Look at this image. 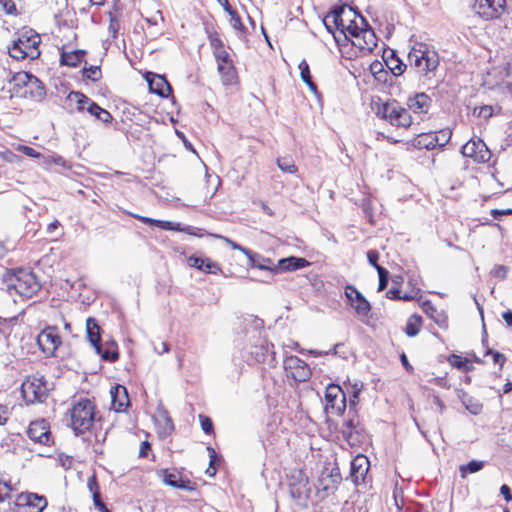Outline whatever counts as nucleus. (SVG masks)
I'll use <instances>...</instances> for the list:
<instances>
[{
  "instance_id": "1",
  "label": "nucleus",
  "mask_w": 512,
  "mask_h": 512,
  "mask_svg": "<svg viewBox=\"0 0 512 512\" xmlns=\"http://www.w3.org/2000/svg\"><path fill=\"white\" fill-rule=\"evenodd\" d=\"M3 283L6 285L7 291L30 298L40 290V284L35 274L24 268L7 269L3 274Z\"/></svg>"
},
{
  "instance_id": "2",
  "label": "nucleus",
  "mask_w": 512,
  "mask_h": 512,
  "mask_svg": "<svg viewBox=\"0 0 512 512\" xmlns=\"http://www.w3.org/2000/svg\"><path fill=\"white\" fill-rule=\"evenodd\" d=\"M410 66L416 72L423 76L434 73L439 66V56L437 52L432 51L426 44L418 43L412 47L408 54Z\"/></svg>"
},
{
  "instance_id": "3",
  "label": "nucleus",
  "mask_w": 512,
  "mask_h": 512,
  "mask_svg": "<svg viewBox=\"0 0 512 512\" xmlns=\"http://www.w3.org/2000/svg\"><path fill=\"white\" fill-rule=\"evenodd\" d=\"M40 42V35L36 32L32 30L23 32L17 40L13 41L12 46L8 47L9 55L16 60L37 59L40 56Z\"/></svg>"
},
{
  "instance_id": "4",
  "label": "nucleus",
  "mask_w": 512,
  "mask_h": 512,
  "mask_svg": "<svg viewBox=\"0 0 512 512\" xmlns=\"http://www.w3.org/2000/svg\"><path fill=\"white\" fill-rule=\"evenodd\" d=\"M94 405L87 398L80 399L71 409V424L76 435L88 431L94 422Z\"/></svg>"
},
{
  "instance_id": "5",
  "label": "nucleus",
  "mask_w": 512,
  "mask_h": 512,
  "mask_svg": "<svg viewBox=\"0 0 512 512\" xmlns=\"http://www.w3.org/2000/svg\"><path fill=\"white\" fill-rule=\"evenodd\" d=\"M289 493L300 504H305L310 496L311 487L307 475L300 469L291 471L289 476Z\"/></svg>"
},
{
  "instance_id": "6",
  "label": "nucleus",
  "mask_w": 512,
  "mask_h": 512,
  "mask_svg": "<svg viewBox=\"0 0 512 512\" xmlns=\"http://www.w3.org/2000/svg\"><path fill=\"white\" fill-rule=\"evenodd\" d=\"M37 344L47 357H56V351L62 344L58 329L55 326L43 329L37 337Z\"/></svg>"
},
{
  "instance_id": "7",
  "label": "nucleus",
  "mask_w": 512,
  "mask_h": 512,
  "mask_svg": "<svg viewBox=\"0 0 512 512\" xmlns=\"http://www.w3.org/2000/svg\"><path fill=\"white\" fill-rule=\"evenodd\" d=\"M506 0H475L473 10L484 20L498 19L504 13Z\"/></svg>"
},
{
  "instance_id": "8",
  "label": "nucleus",
  "mask_w": 512,
  "mask_h": 512,
  "mask_svg": "<svg viewBox=\"0 0 512 512\" xmlns=\"http://www.w3.org/2000/svg\"><path fill=\"white\" fill-rule=\"evenodd\" d=\"M283 367L287 377H291L297 382H305L311 376V370L309 366L297 356H285Z\"/></svg>"
},
{
  "instance_id": "9",
  "label": "nucleus",
  "mask_w": 512,
  "mask_h": 512,
  "mask_svg": "<svg viewBox=\"0 0 512 512\" xmlns=\"http://www.w3.org/2000/svg\"><path fill=\"white\" fill-rule=\"evenodd\" d=\"M21 391L29 403L42 402L47 397V388L42 378H28L23 382Z\"/></svg>"
},
{
  "instance_id": "10",
  "label": "nucleus",
  "mask_w": 512,
  "mask_h": 512,
  "mask_svg": "<svg viewBox=\"0 0 512 512\" xmlns=\"http://www.w3.org/2000/svg\"><path fill=\"white\" fill-rule=\"evenodd\" d=\"M26 433L29 439L34 443L45 446H51L53 444L49 424L44 419L32 421Z\"/></svg>"
},
{
  "instance_id": "11",
  "label": "nucleus",
  "mask_w": 512,
  "mask_h": 512,
  "mask_svg": "<svg viewBox=\"0 0 512 512\" xmlns=\"http://www.w3.org/2000/svg\"><path fill=\"white\" fill-rule=\"evenodd\" d=\"M461 153L463 156L472 158L479 163H486L490 160L491 157L490 150L488 149L485 142L480 138L476 140H469L462 146Z\"/></svg>"
},
{
  "instance_id": "12",
  "label": "nucleus",
  "mask_w": 512,
  "mask_h": 512,
  "mask_svg": "<svg viewBox=\"0 0 512 512\" xmlns=\"http://www.w3.org/2000/svg\"><path fill=\"white\" fill-rule=\"evenodd\" d=\"M341 481L342 477L337 466L324 467L318 478L319 489L327 495L334 494Z\"/></svg>"
},
{
  "instance_id": "13",
  "label": "nucleus",
  "mask_w": 512,
  "mask_h": 512,
  "mask_svg": "<svg viewBox=\"0 0 512 512\" xmlns=\"http://www.w3.org/2000/svg\"><path fill=\"white\" fill-rule=\"evenodd\" d=\"M20 512H42L47 506V499L35 493H22L17 497Z\"/></svg>"
},
{
  "instance_id": "14",
  "label": "nucleus",
  "mask_w": 512,
  "mask_h": 512,
  "mask_svg": "<svg viewBox=\"0 0 512 512\" xmlns=\"http://www.w3.org/2000/svg\"><path fill=\"white\" fill-rule=\"evenodd\" d=\"M359 20L361 24L364 25V28L362 31H360V34L356 37V40H351L352 44L355 47H358L361 51L372 52L373 49L377 46L376 35L362 16H360Z\"/></svg>"
},
{
  "instance_id": "15",
  "label": "nucleus",
  "mask_w": 512,
  "mask_h": 512,
  "mask_svg": "<svg viewBox=\"0 0 512 512\" xmlns=\"http://www.w3.org/2000/svg\"><path fill=\"white\" fill-rule=\"evenodd\" d=\"M246 256L250 267L268 272L267 278L262 281L270 283L273 280V276L277 274V269H275V265H273L272 260L253 253L252 251H249V255Z\"/></svg>"
},
{
  "instance_id": "16",
  "label": "nucleus",
  "mask_w": 512,
  "mask_h": 512,
  "mask_svg": "<svg viewBox=\"0 0 512 512\" xmlns=\"http://www.w3.org/2000/svg\"><path fill=\"white\" fill-rule=\"evenodd\" d=\"M325 399L331 408H336L338 413H341L345 409L346 397L341 387L336 384H330L327 386L325 391Z\"/></svg>"
},
{
  "instance_id": "17",
  "label": "nucleus",
  "mask_w": 512,
  "mask_h": 512,
  "mask_svg": "<svg viewBox=\"0 0 512 512\" xmlns=\"http://www.w3.org/2000/svg\"><path fill=\"white\" fill-rule=\"evenodd\" d=\"M369 460L364 455L356 456L351 462L350 477L352 481L358 485L364 478L369 470Z\"/></svg>"
},
{
  "instance_id": "18",
  "label": "nucleus",
  "mask_w": 512,
  "mask_h": 512,
  "mask_svg": "<svg viewBox=\"0 0 512 512\" xmlns=\"http://www.w3.org/2000/svg\"><path fill=\"white\" fill-rule=\"evenodd\" d=\"M29 72H18L10 80V88L8 92L10 97L26 98V84L29 82Z\"/></svg>"
},
{
  "instance_id": "19",
  "label": "nucleus",
  "mask_w": 512,
  "mask_h": 512,
  "mask_svg": "<svg viewBox=\"0 0 512 512\" xmlns=\"http://www.w3.org/2000/svg\"><path fill=\"white\" fill-rule=\"evenodd\" d=\"M401 108L402 107L396 101L379 103L377 104L375 113L378 117L388 121L394 126Z\"/></svg>"
},
{
  "instance_id": "20",
  "label": "nucleus",
  "mask_w": 512,
  "mask_h": 512,
  "mask_svg": "<svg viewBox=\"0 0 512 512\" xmlns=\"http://www.w3.org/2000/svg\"><path fill=\"white\" fill-rule=\"evenodd\" d=\"M112 408L116 412H123L128 407L130 401L127 389L122 385H116L110 390Z\"/></svg>"
},
{
  "instance_id": "21",
  "label": "nucleus",
  "mask_w": 512,
  "mask_h": 512,
  "mask_svg": "<svg viewBox=\"0 0 512 512\" xmlns=\"http://www.w3.org/2000/svg\"><path fill=\"white\" fill-rule=\"evenodd\" d=\"M26 98L40 102L46 96V89L43 83L30 73L29 82L26 84Z\"/></svg>"
},
{
  "instance_id": "22",
  "label": "nucleus",
  "mask_w": 512,
  "mask_h": 512,
  "mask_svg": "<svg viewBox=\"0 0 512 512\" xmlns=\"http://www.w3.org/2000/svg\"><path fill=\"white\" fill-rule=\"evenodd\" d=\"M309 264L310 263L305 258L290 256L279 259L277 265H275V269H277L278 274L279 272L296 271L309 266Z\"/></svg>"
},
{
  "instance_id": "23",
  "label": "nucleus",
  "mask_w": 512,
  "mask_h": 512,
  "mask_svg": "<svg viewBox=\"0 0 512 512\" xmlns=\"http://www.w3.org/2000/svg\"><path fill=\"white\" fill-rule=\"evenodd\" d=\"M431 104L430 97L425 93H416L407 99L408 108L417 114L427 113Z\"/></svg>"
},
{
  "instance_id": "24",
  "label": "nucleus",
  "mask_w": 512,
  "mask_h": 512,
  "mask_svg": "<svg viewBox=\"0 0 512 512\" xmlns=\"http://www.w3.org/2000/svg\"><path fill=\"white\" fill-rule=\"evenodd\" d=\"M86 333L87 339L95 348L96 353H101V328L92 317L86 320Z\"/></svg>"
},
{
  "instance_id": "25",
  "label": "nucleus",
  "mask_w": 512,
  "mask_h": 512,
  "mask_svg": "<svg viewBox=\"0 0 512 512\" xmlns=\"http://www.w3.org/2000/svg\"><path fill=\"white\" fill-rule=\"evenodd\" d=\"M147 81L151 92L161 97H167L172 91L169 82L164 76L153 75L152 77H148Z\"/></svg>"
},
{
  "instance_id": "26",
  "label": "nucleus",
  "mask_w": 512,
  "mask_h": 512,
  "mask_svg": "<svg viewBox=\"0 0 512 512\" xmlns=\"http://www.w3.org/2000/svg\"><path fill=\"white\" fill-rule=\"evenodd\" d=\"M348 289L355 292V299L350 305L355 309L356 313L361 317H368L371 311V305L366 298L354 286L348 285Z\"/></svg>"
},
{
  "instance_id": "27",
  "label": "nucleus",
  "mask_w": 512,
  "mask_h": 512,
  "mask_svg": "<svg viewBox=\"0 0 512 512\" xmlns=\"http://www.w3.org/2000/svg\"><path fill=\"white\" fill-rule=\"evenodd\" d=\"M133 218L141 221L144 224H149L152 226H156L158 228H161L163 230L167 231H182V228L180 227L179 223H174L171 221H164V220H157L145 216H140L137 214H130Z\"/></svg>"
},
{
  "instance_id": "28",
  "label": "nucleus",
  "mask_w": 512,
  "mask_h": 512,
  "mask_svg": "<svg viewBox=\"0 0 512 512\" xmlns=\"http://www.w3.org/2000/svg\"><path fill=\"white\" fill-rule=\"evenodd\" d=\"M268 354H271L272 358L274 359L275 351H274V345L272 343L254 345L251 347V350H250V355L258 363L264 362L266 360Z\"/></svg>"
},
{
  "instance_id": "29",
  "label": "nucleus",
  "mask_w": 512,
  "mask_h": 512,
  "mask_svg": "<svg viewBox=\"0 0 512 512\" xmlns=\"http://www.w3.org/2000/svg\"><path fill=\"white\" fill-rule=\"evenodd\" d=\"M458 398L465 408L473 415H478L482 412L483 405L467 392L459 390L457 392Z\"/></svg>"
},
{
  "instance_id": "30",
  "label": "nucleus",
  "mask_w": 512,
  "mask_h": 512,
  "mask_svg": "<svg viewBox=\"0 0 512 512\" xmlns=\"http://www.w3.org/2000/svg\"><path fill=\"white\" fill-rule=\"evenodd\" d=\"M85 52L83 50H74L71 52H63L60 62L62 65L69 67H77L84 59Z\"/></svg>"
},
{
  "instance_id": "31",
  "label": "nucleus",
  "mask_w": 512,
  "mask_h": 512,
  "mask_svg": "<svg viewBox=\"0 0 512 512\" xmlns=\"http://www.w3.org/2000/svg\"><path fill=\"white\" fill-rule=\"evenodd\" d=\"M218 71L222 77L223 84L231 85L236 79V70L232 62L218 65Z\"/></svg>"
},
{
  "instance_id": "32",
  "label": "nucleus",
  "mask_w": 512,
  "mask_h": 512,
  "mask_svg": "<svg viewBox=\"0 0 512 512\" xmlns=\"http://www.w3.org/2000/svg\"><path fill=\"white\" fill-rule=\"evenodd\" d=\"M412 145L418 149L433 150L437 148L433 133L421 134L412 141Z\"/></svg>"
},
{
  "instance_id": "33",
  "label": "nucleus",
  "mask_w": 512,
  "mask_h": 512,
  "mask_svg": "<svg viewBox=\"0 0 512 512\" xmlns=\"http://www.w3.org/2000/svg\"><path fill=\"white\" fill-rule=\"evenodd\" d=\"M298 68L300 70V77H301L302 81L308 86L310 91L316 93L317 92V85L312 80V76H311V73H310V68H309V65H308L307 61L306 60H302L299 63Z\"/></svg>"
},
{
  "instance_id": "34",
  "label": "nucleus",
  "mask_w": 512,
  "mask_h": 512,
  "mask_svg": "<svg viewBox=\"0 0 512 512\" xmlns=\"http://www.w3.org/2000/svg\"><path fill=\"white\" fill-rule=\"evenodd\" d=\"M87 111L103 123H109L112 121V115L110 112L101 108L94 101L87 107Z\"/></svg>"
},
{
  "instance_id": "35",
  "label": "nucleus",
  "mask_w": 512,
  "mask_h": 512,
  "mask_svg": "<svg viewBox=\"0 0 512 512\" xmlns=\"http://www.w3.org/2000/svg\"><path fill=\"white\" fill-rule=\"evenodd\" d=\"M68 100L77 104V110L81 111L86 109L93 102L90 98L81 92L72 91L68 95Z\"/></svg>"
},
{
  "instance_id": "36",
  "label": "nucleus",
  "mask_w": 512,
  "mask_h": 512,
  "mask_svg": "<svg viewBox=\"0 0 512 512\" xmlns=\"http://www.w3.org/2000/svg\"><path fill=\"white\" fill-rule=\"evenodd\" d=\"M422 322V318L419 315H412L409 317L405 332L409 337L416 336L420 331V325Z\"/></svg>"
},
{
  "instance_id": "37",
  "label": "nucleus",
  "mask_w": 512,
  "mask_h": 512,
  "mask_svg": "<svg viewBox=\"0 0 512 512\" xmlns=\"http://www.w3.org/2000/svg\"><path fill=\"white\" fill-rule=\"evenodd\" d=\"M345 11L344 6H335L330 11V18H334L335 27L337 30H340L342 34H345V24L342 19V14Z\"/></svg>"
},
{
  "instance_id": "38",
  "label": "nucleus",
  "mask_w": 512,
  "mask_h": 512,
  "mask_svg": "<svg viewBox=\"0 0 512 512\" xmlns=\"http://www.w3.org/2000/svg\"><path fill=\"white\" fill-rule=\"evenodd\" d=\"M484 467V461L472 460L466 465H461L459 468L460 475L465 478L468 473H476Z\"/></svg>"
},
{
  "instance_id": "39",
  "label": "nucleus",
  "mask_w": 512,
  "mask_h": 512,
  "mask_svg": "<svg viewBox=\"0 0 512 512\" xmlns=\"http://www.w3.org/2000/svg\"><path fill=\"white\" fill-rule=\"evenodd\" d=\"M158 474L166 485L174 488L177 487L178 482L181 480L176 473H171L167 469L160 470Z\"/></svg>"
},
{
  "instance_id": "40",
  "label": "nucleus",
  "mask_w": 512,
  "mask_h": 512,
  "mask_svg": "<svg viewBox=\"0 0 512 512\" xmlns=\"http://www.w3.org/2000/svg\"><path fill=\"white\" fill-rule=\"evenodd\" d=\"M277 166L285 173L294 174L297 172V167L294 164V161L289 157L278 158Z\"/></svg>"
},
{
  "instance_id": "41",
  "label": "nucleus",
  "mask_w": 512,
  "mask_h": 512,
  "mask_svg": "<svg viewBox=\"0 0 512 512\" xmlns=\"http://www.w3.org/2000/svg\"><path fill=\"white\" fill-rule=\"evenodd\" d=\"M452 132L449 129H442L433 133L434 141L437 147H444L450 140Z\"/></svg>"
},
{
  "instance_id": "42",
  "label": "nucleus",
  "mask_w": 512,
  "mask_h": 512,
  "mask_svg": "<svg viewBox=\"0 0 512 512\" xmlns=\"http://www.w3.org/2000/svg\"><path fill=\"white\" fill-rule=\"evenodd\" d=\"M364 28V25L360 23V25L355 21H350L349 25H345V36L346 39H349V37H352V40H356V37L359 36L360 31Z\"/></svg>"
},
{
  "instance_id": "43",
  "label": "nucleus",
  "mask_w": 512,
  "mask_h": 512,
  "mask_svg": "<svg viewBox=\"0 0 512 512\" xmlns=\"http://www.w3.org/2000/svg\"><path fill=\"white\" fill-rule=\"evenodd\" d=\"M411 123H412V118H411L410 113L408 112V110H406L405 108L402 107L397 116V120H396L394 126L408 128L411 125Z\"/></svg>"
},
{
  "instance_id": "44",
  "label": "nucleus",
  "mask_w": 512,
  "mask_h": 512,
  "mask_svg": "<svg viewBox=\"0 0 512 512\" xmlns=\"http://www.w3.org/2000/svg\"><path fill=\"white\" fill-rule=\"evenodd\" d=\"M101 356V358L108 362H114L118 359L119 354L114 344H112L110 347H107L106 349H103L101 346V353H97Z\"/></svg>"
},
{
  "instance_id": "45",
  "label": "nucleus",
  "mask_w": 512,
  "mask_h": 512,
  "mask_svg": "<svg viewBox=\"0 0 512 512\" xmlns=\"http://www.w3.org/2000/svg\"><path fill=\"white\" fill-rule=\"evenodd\" d=\"M208 40H209L210 46L213 50V53L217 52L219 50L225 49L224 43L221 40L218 32H216V31L210 32L208 34Z\"/></svg>"
},
{
  "instance_id": "46",
  "label": "nucleus",
  "mask_w": 512,
  "mask_h": 512,
  "mask_svg": "<svg viewBox=\"0 0 512 512\" xmlns=\"http://www.w3.org/2000/svg\"><path fill=\"white\" fill-rule=\"evenodd\" d=\"M386 64L391 72L396 76L401 75L406 69V65L402 63L398 58H392L390 61H387Z\"/></svg>"
},
{
  "instance_id": "47",
  "label": "nucleus",
  "mask_w": 512,
  "mask_h": 512,
  "mask_svg": "<svg viewBox=\"0 0 512 512\" xmlns=\"http://www.w3.org/2000/svg\"><path fill=\"white\" fill-rule=\"evenodd\" d=\"M449 363L453 366V367H456L460 370H464V371H468L469 370V367H468V360L466 358H463L461 356H458V355H451L449 357Z\"/></svg>"
},
{
  "instance_id": "48",
  "label": "nucleus",
  "mask_w": 512,
  "mask_h": 512,
  "mask_svg": "<svg viewBox=\"0 0 512 512\" xmlns=\"http://www.w3.org/2000/svg\"><path fill=\"white\" fill-rule=\"evenodd\" d=\"M214 238H217V239H220L224 242H226L232 249L234 250H239L241 251L243 254L245 255H249V249L241 246L240 244L234 242L233 240H231L230 238L226 237V236H223V235H219V234H211Z\"/></svg>"
},
{
  "instance_id": "49",
  "label": "nucleus",
  "mask_w": 512,
  "mask_h": 512,
  "mask_svg": "<svg viewBox=\"0 0 512 512\" xmlns=\"http://www.w3.org/2000/svg\"><path fill=\"white\" fill-rule=\"evenodd\" d=\"M120 30V21L116 15L113 13H109V26L108 31L110 35L115 39L117 38L118 32Z\"/></svg>"
},
{
  "instance_id": "50",
  "label": "nucleus",
  "mask_w": 512,
  "mask_h": 512,
  "mask_svg": "<svg viewBox=\"0 0 512 512\" xmlns=\"http://www.w3.org/2000/svg\"><path fill=\"white\" fill-rule=\"evenodd\" d=\"M377 272L379 275L378 291H383L388 285L389 272L384 267H377Z\"/></svg>"
},
{
  "instance_id": "51",
  "label": "nucleus",
  "mask_w": 512,
  "mask_h": 512,
  "mask_svg": "<svg viewBox=\"0 0 512 512\" xmlns=\"http://www.w3.org/2000/svg\"><path fill=\"white\" fill-rule=\"evenodd\" d=\"M83 76L95 82L101 77V70L98 66H90L89 68H84Z\"/></svg>"
},
{
  "instance_id": "52",
  "label": "nucleus",
  "mask_w": 512,
  "mask_h": 512,
  "mask_svg": "<svg viewBox=\"0 0 512 512\" xmlns=\"http://www.w3.org/2000/svg\"><path fill=\"white\" fill-rule=\"evenodd\" d=\"M213 55L217 61V65L225 64V63L227 64L228 62H232V59H231L229 53L225 49L214 52Z\"/></svg>"
},
{
  "instance_id": "53",
  "label": "nucleus",
  "mask_w": 512,
  "mask_h": 512,
  "mask_svg": "<svg viewBox=\"0 0 512 512\" xmlns=\"http://www.w3.org/2000/svg\"><path fill=\"white\" fill-rule=\"evenodd\" d=\"M370 71L378 80L382 79V74H386L383 69V64L380 61L372 62L370 65Z\"/></svg>"
},
{
  "instance_id": "54",
  "label": "nucleus",
  "mask_w": 512,
  "mask_h": 512,
  "mask_svg": "<svg viewBox=\"0 0 512 512\" xmlns=\"http://www.w3.org/2000/svg\"><path fill=\"white\" fill-rule=\"evenodd\" d=\"M205 262H206V258H203L200 256L192 255L188 258V264L191 267H194L200 271H202V268H203Z\"/></svg>"
},
{
  "instance_id": "55",
  "label": "nucleus",
  "mask_w": 512,
  "mask_h": 512,
  "mask_svg": "<svg viewBox=\"0 0 512 512\" xmlns=\"http://www.w3.org/2000/svg\"><path fill=\"white\" fill-rule=\"evenodd\" d=\"M17 151L23 153L24 155L31 157V158H40L41 154L37 152L32 147L26 146V145H19L17 147Z\"/></svg>"
},
{
  "instance_id": "56",
  "label": "nucleus",
  "mask_w": 512,
  "mask_h": 512,
  "mask_svg": "<svg viewBox=\"0 0 512 512\" xmlns=\"http://www.w3.org/2000/svg\"><path fill=\"white\" fill-rule=\"evenodd\" d=\"M202 271L205 273L216 274L220 271V267L217 263L211 261L209 258H206V262L202 268Z\"/></svg>"
},
{
  "instance_id": "57",
  "label": "nucleus",
  "mask_w": 512,
  "mask_h": 512,
  "mask_svg": "<svg viewBox=\"0 0 512 512\" xmlns=\"http://www.w3.org/2000/svg\"><path fill=\"white\" fill-rule=\"evenodd\" d=\"M12 492V487L10 483L0 481V502L5 500L10 496V493Z\"/></svg>"
},
{
  "instance_id": "58",
  "label": "nucleus",
  "mask_w": 512,
  "mask_h": 512,
  "mask_svg": "<svg viewBox=\"0 0 512 512\" xmlns=\"http://www.w3.org/2000/svg\"><path fill=\"white\" fill-rule=\"evenodd\" d=\"M199 417H200V422H201L202 430L206 434H210L213 431L212 420L209 417L203 416V415H200Z\"/></svg>"
},
{
  "instance_id": "59",
  "label": "nucleus",
  "mask_w": 512,
  "mask_h": 512,
  "mask_svg": "<svg viewBox=\"0 0 512 512\" xmlns=\"http://www.w3.org/2000/svg\"><path fill=\"white\" fill-rule=\"evenodd\" d=\"M508 268L504 265H496L491 271L494 277L504 279L507 277Z\"/></svg>"
},
{
  "instance_id": "60",
  "label": "nucleus",
  "mask_w": 512,
  "mask_h": 512,
  "mask_svg": "<svg viewBox=\"0 0 512 512\" xmlns=\"http://www.w3.org/2000/svg\"><path fill=\"white\" fill-rule=\"evenodd\" d=\"M230 15V23L232 25V27L236 30H243L244 29V25L241 21V18L240 16L237 14L236 11L232 12V14H229Z\"/></svg>"
},
{
  "instance_id": "61",
  "label": "nucleus",
  "mask_w": 512,
  "mask_h": 512,
  "mask_svg": "<svg viewBox=\"0 0 512 512\" xmlns=\"http://www.w3.org/2000/svg\"><path fill=\"white\" fill-rule=\"evenodd\" d=\"M92 497H93L94 506L99 511H101V512H110V510L106 507V505L101 500L100 493H94V495H92Z\"/></svg>"
},
{
  "instance_id": "62",
  "label": "nucleus",
  "mask_w": 512,
  "mask_h": 512,
  "mask_svg": "<svg viewBox=\"0 0 512 512\" xmlns=\"http://www.w3.org/2000/svg\"><path fill=\"white\" fill-rule=\"evenodd\" d=\"M367 259L368 262L377 270V267H381L378 264L379 260V253L376 250H369L367 252Z\"/></svg>"
},
{
  "instance_id": "63",
  "label": "nucleus",
  "mask_w": 512,
  "mask_h": 512,
  "mask_svg": "<svg viewBox=\"0 0 512 512\" xmlns=\"http://www.w3.org/2000/svg\"><path fill=\"white\" fill-rule=\"evenodd\" d=\"M0 5L8 14L16 12V5L12 0H0Z\"/></svg>"
},
{
  "instance_id": "64",
  "label": "nucleus",
  "mask_w": 512,
  "mask_h": 512,
  "mask_svg": "<svg viewBox=\"0 0 512 512\" xmlns=\"http://www.w3.org/2000/svg\"><path fill=\"white\" fill-rule=\"evenodd\" d=\"M10 412L6 405L0 404V425H5L8 421Z\"/></svg>"
}]
</instances>
